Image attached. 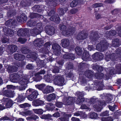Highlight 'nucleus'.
<instances>
[{
    "label": "nucleus",
    "mask_w": 121,
    "mask_h": 121,
    "mask_svg": "<svg viewBox=\"0 0 121 121\" xmlns=\"http://www.w3.org/2000/svg\"><path fill=\"white\" fill-rule=\"evenodd\" d=\"M100 37L97 31H91L90 39L93 42H96Z\"/></svg>",
    "instance_id": "nucleus-11"
},
{
    "label": "nucleus",
    "mask_w": 121,
    "mask_h": 121,
    "mask_svg": "<svg viewBox=\"0 0 121 121\" xmlns=\"http://www.w3.org/2000/svg\"><path fill=\"white\" fill-rule=\"evenodd\" d=\"M35 73L34 71H30L27 75L26 76H25L26 78H27L29 80L30 78L33 77L34 75H35Z\"/></svg>",
    "instance_id": "nucleus-62"
},
{
    "label": "nucleus",
    "mask_w": 121,
    "mask_h": 121,
    "mask_svg": "<svg viewBox=\"0 0 121 121\" xmlns=\"http://www.w3.org/2000/svg\"><path fill=\"white\" fill-rule=\"evenodd\" d=\"M17 21L22 23L24 21H26L27 20L26 16L25 13H22L17 18Z\"/></svg>",
    "instance_id": "nucleus-26"
},
{
    "label": "nucleus",
    "mask_w": 121,
    "mask_h": 121,
    "mask_svg": "<svg viewBox=\"0 0 121 121\" xmlns=\"http://www.w3.org/2000/svg\"><path fill=\"white\" fill-rule=\"evenodd\" d=\"M42 25V24L41 23H38L37 28H35L30 30V33L32 36H34L40 34L41 33V28Z\"/></svg>",
    "instance_id": "nucleus-7"
},
{
    "label": "nucleus",
    "mask_w": 121,
    "mask_h": 121,
    "mask_svg": "<svg viewBox=\"0 0 121 121\" xmlns=\"http://www.w3.org/2000/svg\"><path fill=\"white\" fill-rule=\"evenodd\" d=\"M38 95L37 91L30 88L26 91L25 97L23 96L22 95H19L16 99L17 102H19L24 100L25 98H27L29 100L32 101L36 98Z\"/></svg>",
    "instance_id": "nucleus-1"
},
{
    "label": "nucleus",
    "mask_w": 121,
    "mask_h": 121,
    "mask_svg": "<svg viewBox=\"0 0 121 121\" xmlns=\"http://www.w3.org/2000/svg\"><path fill=\"white\" fill-rule=\"evenodd\" d=\"M50 19L51 21H53L57 24H59L60 21V19L59 16L58 14L54 16L51 17Z\"/></svg>",
    "instance_id": "nucleus-30"
},
{
    "label": "nucleus",
    "mask_w": 121,
    "mask_h": 121,
    "mask_svg": "<svg viewBox=\"0 0 121 121\" xmlns=\"http://www.w3.org/2000/svg\"><path fill=\"white\" fill-rule=\"evenodd\" d=\"M45 30L48 35H53L55 32V29L54 27L52 26H47L45 27Z\"/></svg>",
    "instance_id": "nucleus-19"
},
{
    "label": "nucleus",
    "mask_w": 121,
    "mask_h": 121,
    "mask_svg": "<svg viewBox=\"0 0 121 121\" xmlns=\"http://www.w3.org/2000/svg\"><path fill=\"white\" fill-rule=\"evenodd\" d=\"M62 46L64 48H68L69 44V40L67 39H64L61 40Z\"/></svg>",
    "instance_id": "nucleus-28"
},
{
    "label": "nucleus",
    "mask_w": 121,
    "mask_h": 121,
    "mask_svg": "<svg viewBox=\"0 0 121 121\" xmlns=\"http://www.w3.org/2000/svg\"><path fill=\"white\" fill-rule=\"evenodd\" d=\"M83 97V95L81 93H79L78 95V99L77 101V104L80 105L84 101L85 99Z\"/></svg>",
    "instance_id": "nucleus-25"
},
{
    "label": "nucleus",
    "mask_w": 121,
    "mask_h": 121,
    "mask_svg": "<svg viewBox=\"0 0 121 121\" xmlns=\"http://www.w3.org/2000/svg\"><path fill=\"white\" fill-rule=\"evenodd\" d=\"M44 41L41 38L37 39L33 42V44L37 48H41L43 45Z\"/></svg>",
    "instance_id": "nucleus-18"
},
{
    "label": "nucleus",
    "mask_w": 121,
    "mask_h": 121,
    "mask_svg": "<svg viewBox=\"0 0 121 121\" xmlns=\"http://www.w3.org/2000/svg\"><path fill=\"white\" fill-rule=\"evenodd\" d=\"M94 76L96 79H102L103 78L104 74L102 73H97L95 74Z\"/></svg>",
    "instance_id": "nucleus-45"
},
{
    "label": "nucleus",
    "mask_w": 121,
    "mask_h": 121,
    "mask_svg": "<svg viewBox=\"0 0 121 121\" xmlns=\"http://www.w3.org/2000/svg\"><path fill=\"white\" fill-rule=\"evenodd\" d=\"M37 22L36 21L30 19L29 20L27 23L28 25L30 27L35 26L37 25Z\"/></svg>",
    "instance_id": "nucleus-39"
},
{
    "label": "nucleus",
    "mask_w": 121,
    "mask_h": 121,
    "mask_svg": "<svg viewBox=\"0 0 121 121\" xmlns=\"http://www.w3.org/2000/svg\"><path fill=\"white\" fill-rule=\"evenodd\" d=\"M116 70L118 74H121V64H118L116 65Z\"/></svg>",
    "instance_id": "nucleus-57"
},
{
    "label": "nucleus",
    "mask_w": 121,
    "mask_h": 121,
    "mask_svg": "<svg viewBox=\"0 0 121 121\" xmlns=\"http://www.w3.org/2000/svg\"><path fill=\"white\" fill-rule=\"evenodd\" d=\"M52 115L49 114H44L42 115L41 118L42 119L51 120Z\"/></svg>",
    "instance_id": "nucleus-49"
},
{
    "label": "nucleus",
    "mask_w": 121,
    "mask_h": 121,
    "mask_svg": "<svg viewBox=\"0 0 121 121\" xmlns=\"http://www.w3.org/2000/svg\"><path fill=\"white\" fill-rule=\"evenodd\" d=\"M88 34L84 30H82L79 32L77 36V39L78 40H84L87 38Z\"/></svg>",
    "instance_id": "nucleus-13"
},
{
    "label": "nucleus",
    "mask_w": 121,
    "mask_h": 121,
    "mask_svg": "<svg viewBox=\"0 0 121 121\" xmlns=\"http://www.w3.org/2000/svg\"><path fill=\"white\" fill-rule=\"evenodd\" d=\"M52 48L54 50V53L56 55L60 56L61 54L60 47L58 44L54 43L52 45Z\"/></svg>",
    "instance_id": "nucleus-12"
},
{
    "label": "nucleus",
    "mask_w": 121,
    "mask_h": 121,
    "mask_svg": "<svg viewBox=\"0 0 121 121\" xmlns=\"http://www.w3.org/2000/svg\"><path fill=\"white\" fill-rule=\"evenodd\" d=\"M52 77L47 74L44 76L43 78L46 81L49 82L52 80Z\"/></svg>",
    "instance_id": "nucleus-59"
},
{
    "label": "nucleus",
    "mask_w": 121,
    "mask_h": 121,
    "mask_svg": "<svg viewBox=\"0 0 121 121\" xmlns=\"http://www.w3.org/2000/svg\"><path fill=\"white\" fill-rule=\"evenodd\" d=\"M4 95L10 98H13L15 96V93L14 91L10 89H7L3 92Z\"/></svg>",
    "instance_id": "nucleus-16"
},
{
    "label": "nucleus",
    "mask_w": 121,
    "mask_h": 121,
    "mask_svg": "<svg viewBox=\"0 0 121 121\" xmlns=\"http://www.w3.org/2000/svg\"><path fill=\"white\" fill-rule=\"evenodd\" d=\"M113 117H111L102 118V121H113Z\"/></svg>",
    "instance_id": "nucleus-58"
},
{
    "label": "nucleus",
    "mask_w": 121,
    "mask_h": 121,
    "mask_svg": "<svg viewBox=\"0 0 121 121\" xmlns=\"http://www.w3.org/2000/svg\"><path fill=\"white\" fill-rule=\"evenodd\" d=\"M109 44L105 40H101L96 46L97 50L101 52H104L108 48Z\"/></svg>",
    "instance_id": "nucleus-4"
},
{
    "label": "nucleus",
    "mask_w": 121,
    "mask_h": 121,
    "mask_svg": "<svg viewBox=\"0 0 121 121\" xmlns=\"http://www.w3.org/2000/svg\"><path fill=\"white\" fill-rule=\"evenodd\" d=\"M115 69L113 68H111L109 69L108 71H107V73H106V76H108L109 77L112 75H113L116 74Z\"/></svg>",
    "instance_id": "nucleus-34"
},
{
    "label": "nucleus",
    "mask_w": 121,
    "mask_h": 121,
    "mask_svg": "<svg viewBox=\"0 0 121 121\" xmlns=\"http://www.w3.org/2000/svg\"><path fill=\"white\" fill-rule=\"evenodd\" d=\"M84 74L88 78H91L94 76V73L90 70H87L86 71Z\"/></svg>",
    "instance_id": "nucleus-35"
},
{
    "label": "nucleus",
    "mask_w": 121,
    "mask_h": 121,
    "mask_svg": "<svg viewBox=\"0 0 121 121\" xmlns=\"http://www.w3.org/2000/svg\"><path fill=\"white\" fill-rule=\"evenodd\" d=\"M17 49V47L14 45H11L9 47L8 50L10 53H12L16 51Z\"/></svg>",
    "instance_id": "nucleus-29"
},
{
    "label": "nucleus",
    "mask_w": 121,
    "mask_h": 121,
    "mask_svg": "<svg viewBox=\"0 0 121 121\" xmlns=\"http://www.w3.org/2000/svg\"><path fill=\"white\" fill-rule=\"evenodd\" d=\"M68 10V8L66 7L64 8H60L58 9L60 14L61 15H63L66 12H67Z\"/></svg>",
    "instance_id": "nucleus-41"
},
{
    "label": "nucleus",
    "mask_w": 121,
    "mask_h": 121,
    "mask_svg": "<svg viewBox=\"0 0 121 121\" xmlns=\"http://www.w3.org/2000/svg\"><path fill=\"white\" fill-rule=\"evenodd\" d=\"M32 8L34 11L38 13L41 12L43 11L42 9L40 8V6L38 5H35L33 6Z\"/></svg>",
    "instance_id": "nucleus-37"
},
{
    "label": "nucleus",
    "mask_w": 121,
    "mask_h": 121,
    "mask_svg": "<svg viewBox=\"0 0 121 121\" xmlns=\"http://www.w3.org/2000/svg\"><path fill=\"white\" fill-rule=\"evenodd\" d=\"M119 40L117 38H116L112 41V44L115 47H117L120 45Z\"/></svg>",
    "instance_id": "nucleus-40"
},
{
    "label": "nucleus",
    "mask_w": 121,
    "mask_h": 121,
    "mask_svg": "<svg viewBox=\"0 0 121 121\" xmlns=\"http://www.w3.org/2000/svg\"><path fill=\"white\" fill-rule=\"evenodd\" d=\"M16 21L15 20L10 19L7 21L5 23V25L11 28H14L16 24Z\"/></svg>",
    "instance_id": "nucleus-17"
},
{
    "label": "nucleus",
    "mask_w": 121,
    "mask_h": 121,
    "mask_svg": "<svg viewBox=\"0 0 121 121\" xmlns=\"http://www.w3.org/2000/svg\"><path fill=\"white\" fill-rule=\"evenodd\" d=\"M17 74H15L10 77V80L12 82L14 83L17 82V81L18 77H17Z\"/></svg>",
    "instance_id": "nucleus-46"
},
{
    "label": "nucleus",
    "mask_w": 121,
    "mask_h": 121,
    "mask_svg": "<svg viewBox=\"0 0 121 121\" xmlns=\"http://www.w3.org/2000/svg\"><path fill=\"white\" fill-rule=\"evenodd\" d=\"M107 99L106 100V102L107 103L111 102L112 100L113 99V96L110 94H108L107 96Z\"/></svg>",
    "instance_id": "nucleus-55"
},
{
    "label": "nucleus",
    "mask_w": 121,
    "mask_h": 121,
    "mask_svg": "<svg viewBox=\"0 0 121 121\" xmlns=\"http://www.w3.org/2000/svg\"><path fill=\"white\" fill-rule=\"evenodd\" d=\"M54 81L59 86H63L64 85V79L61 77L59 76H56L54 79Z\"/></svg>",
    "instance_id": "nucleus-21"
},
{
    "label": "nucleus",
    "mask_w": 121,
    "mask_h": 121,
    "mask_svg": "<svg viewBox=\"0 0 121 121\" xmlns=\"http://www.w3.org/2000/svg\"><path fill=\"white\" fill-rule=\"evenodd\" d=\"M45 86L46 85L45 84L42 83L39 85L37 84L35 85V86L36 88H38L39 90L43 91Z\"/></svg>",
    "instance_id": "nucleus-50"
},
{
    "label": "nucleus",
    "mask_w": 121,
    "mask_h": 121,
    "mask_svg": "<svg viewBox=\"0 0 121 121\" xmlns=\"http://www.w3.org/2000/svg\"><path fill=\"white\" fill-rule=\"evenodd\" d=\"M21 51L22 53L26 54L29 52L30 50L26 47H24L22 48L21 49Z\"/></svg>",
    "instance_id": "nucleus-54"
},
{
    "label": "nucleus",
    "mask_w": 121,
    "mask_h": 121,
    "mask_svg": "<svg viewBox=\"0 0 121 121\" xmlns=\"http://www.w3.org/2000/svg\"><path fill=\"white\" fill-rule=\"evenodd\" d=\"M75 50L78 56H81L82 54V48L79 47H76L75 49Z\"/></svg>",
    "instance_id": "nucleus-43"
},
{
    "label": "nucleus",
    "mask_w": 121,
    "mask_h": 121,
    "mask_svg": "<svg viewBox=\"0 0 121 121\" xmlns=\"http://www.w3.org/2000/svg\"><path fill=\"white\" fill-rule=\"evenodd\" d=\"M74 100L73 98L71 97L68 98L66 101V104L68 105H72L74 103Z\"/></svg>",
    "instance_id": "nucleus-47"
},
{
    "label": "nucleus",
    "mask_w": 121,
    "mask_h": 121,
    "mask_svg": "<svg viewBox=\"0 0 121 121\" xmlns=\"http://www.w3.org/2000/svg\"><path fill=\"white\" fill-rule=\"evenodd\" d=\"M19 106L20 108H24V110L25 111L26 108H29V107L31 106V105L28 103H25L20 104Z\"/></svg>",
    "instance_id": "nucleus-44"
},
{
    "label": "nucleus",
    "mask_w": 121,
    "mask_h": 121,
    "mask_svg": "<svg viewBox=\"0 0 121 121\" xmlns=\"http://www.w3.org/2000/svg\"><path fill=\"white\" fill-rule=\"evenodd\" d=\"M2 103L3 104H5L6 107L7 108H10L12 107L14 104H17L14 102L11 99L7 98H4L2 99Z\"/></svg>",
    "instance_id": "nucleus-8"
},
{
    "label": "nucleus",
    "mask_w": 121,
    "mask_h": 121,
    "mask_svg": "<svg viewBox=\"0 0 121 121\" xmlns=\"http://www.w3.org/2000/svg\"><path fill=\"white\" fill-rule=\"evenodd\" d=\"M45 104L44 101L39 99L35 100L32 102V105L34 106H42Z\"/></svg>",
    "instance_id": "nucleus-23"
},
{
    "label": "nucleus",
    "mask_w": 121,
    "mask_h": 121,
    "mask_svg": "<svg viewBox=\"0 0 121 121\" xmlns=\"http://www.w3.org/2000/svg\"><path fill=\"white\" fill-rule=\"evenodd\" d=\"M59 67L58 66H55L53 70V72L55 73H58L59 72V70L61 68V66H59Z\"/></svg>",
    "instance_id": "nucleus-64"
},
{
    "label": "nucleus",
    "mask_w": 121,
    "mask_h": 121,
    "mask_svg": "<svg viewBox=\"0 0 121 121\" xmlns=\"http://www.w3.org/2000/svg\"><path fill=\"white\" fill-rule=\"evenodd\" d=\"M91 56L89 53V52L85 50H84L82 55V59L84 60L89 61L90 60Z\"/></svg>",
    "instance_id": "nucleus-22"
},
{
    "label": "nucleus",
    "mask_w": 121,
    "mask_h": 121,
    "mask_svg": "<svg viewBox=\"0 0 121 121\" xmlns=\"http://www.w3.org/2000/svg\"><path fill=\"white\" fill-rule=\"evenodd\" d=\"M98 114L94 112L91 113L89 116L90 117L91 119H96L98 117Z\"/></svg>",
    "instance_id": "nucleus-56"
},
{
    "label": "nucleus",
    "mask_w": 121,
    "mask_h": 121,
    "mask_svg": "<svg viewBox=\"0 0 121 121\" xmlns=\"http://www.w3.org/2000/svg\"><path fill=\"white\" fill-rule=\"evenodd\" d=\"M92 68L93 69L96 70L98 72H102L103 69L102 66H99L98 65L95 64L93 65Z\"/></svg>",
    "instance_id": "nucleus-33"
},
{
    "label": "nucleus",
    "mask_w": 121,
    "mask_h": 121,
    "mask_svg": "<svg viewBox=\"0 0 121 121\" xmlns=\"http://www.w3.org/2000/svg\"><path fill=\"white\" fill-rule=\"evenodd\" d=\"M20 113L23 116L26 115L30 116L27 117L26 119L27 120H36L39 118L37 116L34 114L33 112L32 111L29 110L28 109H25L24 112H22Z\"/></svg>",
    "instance_id": "nucleus-3"
},
{
    "label": "nucleus",
    "mask_w": 121,
    "mask_h": 121,
    "mask_svg": "<svg viewBox=\"0 0 121 121\" xmlns=\"http://www.w3.org/2000/svg\"><path fill=\"white\" fill-rule=\"evenodd\" d=\"M3 30L4 34L6 35H12L14 34V32L13 30L6 27H3Z\"/></svg>",
    "instance_id": "nucleus-24"
},
{
    "label": "nucleus",
    "mask_w": 121,
    "mask_h": 121,
    "mask_svg": "<svg viewBox=\"0 0 121 121\" xmlns=\"http://www.w3.org/2000/svg\"><path fill=\"white\" fill-rule=\"evenodd\" d=\"M78 1L76 0L73 1L70 3V7L72 8L76 7L78 4Z\"/></svg>",
    "instance_id": "nucleus-63"
},
{
    "label": "nucleus",
    "mask_w": 121,
    "mask_h": 121,
    "mask_svg": "<svg viewBox=\"0 0 121 121\" xmlns=\"http://www.w3.org/2000/svg\"><path fill=\"white\" fill-rule=\"evenodd\" d=\"M15 14V12L13 10H9L7 13V16L9 17H12Z\"/></svg>",
    "instance_id": "nucleus-52"
},
{
    "label": "nucleus",
    "mask_w": 121,
    "mask_h": 121,
    "mask_svg": "<svg viewBox=\"0 0 121 121\" xmlns=\"http://www.w3.org/2000/svg\"><path fill=\"white\" fill-rule=\"evenodd\" d=\"M117 32L114 30H111L109 31L106 32L105 34V37L107 39H111L114 36L116 35Z\"/></svg>",
    "instance_id": "nucleus-15"
},
{
    "label": "nucleus",
    "mask_w": 121,
    "mask_h": 121,
    "mask_svg": "<svg viewBox=\"0 0 121 121\" xmlns=\"http://www.w3.org/2000/svg\"><path fill=\"white\" fill-rule=\"evenodd\" d=\"M117 105L116 104H114L113 106L109 105L108 107L110 110L112 111H114L117 107Z\"/></svg>",
    "instance_id": "nucleus-60"
},
{
    "label": "nucleus",
    "mask_w": 121,
    "mask_h": 121,
    "mask_svg": "<svg viewBox=\"0 0 121 121\" xmlns=\"http://www.w3.org/2000/svg\"><path fill=\"white\" fill-rule=\"evenodd\" d=\"M66 68L67 69H72L73 68V65L72 62H68L67 63Z\"/></svg>",
    "instance_id": "nucleus-53"
},
{
    "label": "nucleus",
    "mask_w": 121,
    "mask_h": 121,
    "mask_svg": "<svg viewBox=\"0 0 121 121\" xmlns=\"http://www.w3.org/2000/svg\"><path fill=\"white\" fill-rule=\"evenodd\" d=\"M97 104L94 105L93 106V107L95 111L97 112L100 111L101 110V107H100V106H99L98 104V105Z\"/></svg>",
    "instance_id": "nucleus-61"
},
{
    "label": "nucleus",
    "mask_w": 121,
    "mask_h": 121,
    "mask_svg": "<svg viewBox=\"0 0 121 121\" xmlns=\"http://www.w3.org/2000/svg\"><path fill=\"white\" fill-rule=\"evenodd\" d=\"M56 98V95L55 94L52 93L49 95L47 97V100L49 101L55 99Z\"/></svg>",
    "instance_id": "nucleus-42"
},
{
    "label": "nucleus",
    "mask_w": 121,
    "mask_h": 121,
    "mask_svg": "<svg viewBox=\"0 0 121 121\" xmlns=\"http://www.w3.org/2000/svg\"><path fill=\"white\" fill-rule=\"evenodd\" d=\"M36 62L37 66L42 68L44 67L45 65V63L43 60H36Z\"/></svg>",
    "instance_id": "nucleus-38"
},
{
    "label": "nucleus",
    "mask_w": 121,
    "mask_h": 121,
    "mask_svg": "<svg viewBox=\"0 0 121 121\" xmlns=\"http://www.w3.org/2000/svg\"><path fill=\"white\" fill-rule=\"evenodd\" d=\"M54 91L53 87L49 86H46L45 88L43 90L44 94H48L53 92Z\"/></svg>",
    "instance_id": "nucleus-27"
},
{
    "label": "nucleus",
    "mask_w": 121,
    "mask_h": 121,
    "mask_svg": "<svg viewBox=\"0 0 121 121\" xmlns=\"http://www.w3.org/2000/svg\"><path fill=\"white\" fill-rule=\"evenodd\" d=\"M37 53L36 52H31L27 56V58L33 59L35 60L37 58Z\"/></svg>",
    "instance_id": "nucleus-31"
},
{
    "label": "nucleus",
    "mask_w": 121,
    "mask_h": 121,
    "mask_svg": "<svg viewBox=\"0 0 121 121\" xmlns=\"http://www.w3.org/2000/svg\"><path fill=\"white\" fill-rule=\"evenodd\" d=\"M33 111L35 113L39 115L42 114L43 112V110L41 109H33Z\"/></svg>",
    "instance_id": "nucleus-51"
},
{
    "label": "nucleus",
    "mask_w": 121,
    "mask_h": 121,
    "mask_svg": "<svg viewBox=\"0 0 121 121\" xmlns=\"http://www.w3.org/2000/svg\"><path fill=\"white\" fill-rule=\"evenodd\" d=\"M88 103L92 105L94 104H97L99 106H103L104 103L101 100H99L98 98H91L90 99H88Z\"/></svg>",
    "instance_id": "nucleus-9"
},
{
    "label": "nucleus",
    "mask_w": 121,
    "mask_h": 121,
    "mask_svg": "<svg viewBox=\"0 0 121 121\" xmlns=\"http://www.w3.org/2000/svg\"><path fill=\"white\" fill-rule=\"evenodd\" d=\"M51 44L49 42H47L46 43L44 44V48L45 49L44 50V52L46 54H48L49 52V51L48 48H49Z\"/></svg>",
    "instance_id": "nucleus-32"
},
{
    "label": "nucleus",
    "mask_w": 121,
    "mask_h": 121,
    "mask_svg": "<svg viewBox=\"0 0 121 121\" xmlns=\"http://www.w3.org/2000/svg\"><path fill=\"white\" fill-rule=\"evenodd\" d=\"M92 59L95 62L101 60L103 58V56L101 53L99 52H96L92 56Z\"/></svg>",
    "instance_id": "nucleus-20"
},
{
    "label": "nucleus",
    "mask_w": 121,
    "mask_h": 121,
    "mask_svg": "<svg viewBox=\"0 0 121 121\" xmlns=\"http://www.w3.org/2000/svg\"><path fill=\"white\" fill-rule=\"evenodd\" d=\"M29 31L27 28H21L17 31V34L19 36H21L23 37L26 36L28 35Z\"/></svg>",
    "instance_id": "nucleus-14"
},
{
    "label": "nucleus",
    "mask_w": 121,
    "mask_h": 121,
    "mask_svg": "<svg viewBox=\"0 0 121 121\" xmlns=\"http://www.w3.org/2000/svg\"><path fill=\"white\" fill-rule=\"evenodd\" d=\"M75 31V29L73 27L69 26L66 30L62 31V33L65 36H69L70 35L74 33Z\"/></svg>",
    "instance_id": "nucleus-10"
},
{
    "label": "nucleus",
    "mask_w": 121,
    "mask_h": 121,
    "mask_svg": "<svg viewBox=\"0 0 121 121\" xmlns=\"http://www.w3.org/2000/svg\"><path fill=\"white\" fill-rule=\"evenodd\" d=\"M40 15L37 13H30V17L31 19L37 18L40 17Z\"/></svg>",
    "instance_id": "nucleus-48"
},
{
    "label": "nucleus",
    "mask_w": 121,
    "mask_h": 121,
    "mask_svg": "<svg viewBox=\"0 0 121 121\" xmlns=\"http://www.w3.org/2000/svg\"><path fill=\"white\" fill-rule=\"evenodd\" d=\"M14 58L16 60L21 61V62H18L17 63V65L18 67H22L25 65V62L23 61L25 58L24 55L18 53H16L14 55Z\"/></svg>",
    "instance_id": "nucleus-5"
},
{
    "label": "nucleus",
    "mask_w": 121,
    "mask_h": 121,
    "mask_svg": "<svg viewBox=\"0 0 121 121\" xmlns=\"http://www.w3.org/2000/svg\"><path fill=\"white\" fill-rule=\"evenodd\" d=\"M48 6L52 9L50 11L48 10L47 12L48 15L49 16H54L56 13V9L55 7L57 5L58 1L57 0H48Z\"/></svg>",
    "instance_id": "nucleus-2"
},
{
    "label": "nucleus",
    "mask_w": 121,
    "mask_h": 121,
    "mask_svg": "<svg viewBox=\"0 0 121 121\" xmlns=\"http://www.w3.org/2000/svg\"><path fill=\"white\" fill-rule=\"evenodd\" d=\"M35 77L32 78L33 81L36 82L40 81L43 79V77L36 73L35 74Z\"/></svg>",
    "instance_id": "nucleus-36"
},
{
    "label": "nucleus",
    "mask_w": 121,
    "mask_h": 121,
    "mask_svg": "<svg viewBox=\"0 0 121 121\" xmlns=\"http://www.w3.org/2000/svg\"><path fill=\"white\" fill-rule=\"evenodd\" d=\"M29 82V80L25 76L21 78L19 81V83L21 85L19 87V89L21 90H25L27 84Z\"/></svg>",
    "instance_id": "nucleus-6"
}]
</instances>
